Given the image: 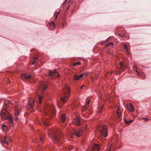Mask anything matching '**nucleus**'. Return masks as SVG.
Instances as JSON below:
<instances>
[{
  "label": "nucleus",
  "instance_id": "obj_1",
  "mask_svg": "<svg viewBox=\"0 0 151 151\" xmlns=\"http://www.w3.org/2000/svg\"><path fill=\"white\" fill-rule=\"evenodd\" d=\"M0 115L1 116V119L3 120L8 119L11 126L13 125V122L12 116L6 109H2L0 113Z\"/></svg>",
  "mask_w": 151,
  "mask_h": 151
},
{
  "label": "nucleus",
  "instance_id": "obj_2",
  "mask_svg": "<svg viewBox=\"0 0 151 151\" xmlns=\"http://www.w3.org/2000/svg\"><path fill=\"white\" fill-rule=\"evenodd\" d=\"M64 90L63 92L64 95L66 94L67 95H65L64 97H62L61 99L63 101H67L68 98L69 97L70 94V88L68 86L65 85L64 86Z\"/></svg>",
  "mask_w": 151,
  "mask_h": 151
},
{
  "label": "nucleus",
  "instance_id": "obj_3",
  "mask_svg": "<svg viewBox=\"0 0 151 151\" xmlns=\"http://www.w3.org/2000/svg\"><path fill=\"white\" fill-rule=\"evenodd\" d=\"M53 140L55 143L60 145L62 143V138L58 133H54L53 136Z\"/></svg>",
  "mask_w": 151,
  "mask_h": 151
},
{
  "label": "nucleus",
  "instance_id": "obj_4",
  "mask_svg": "<svg viewBox=\"0 0 151 151\" xmlns=\"http://www.w3.org/2000/svg\"><path fill=\"white\" fill-rule=\"evenodd\" d=\"M48 75L52 79H54L60 76V75L56 69H55L52 71L50 70L48 72Z\"/></svg>",
  "mask_w": 151,
  "mask_h": 151
},
{
  "label": "nucleus",
  "instance_id": "obj_5",
  "mask_svg": "<svg viewBox=\"0 0 151 151\" xmlns=\"http://www.w3.org/2000/svg\"><path fill=\"white\" fill-rule=\"evenodd\" d=\"M100 132L101 134L104 137H106L108 136L107 127L105 125L101 126L100 128Z\"/></svg>",
  "mask_w": 151,
  "mask_h": 151
},
{
  "label": "nucleus",
  "instance_id": "obj_6",
  "mask_svg": "<svg viewBox=\"0 0 151 151\" xmlns=\"http://www.w3.org/2000/svg\"><path fill=\"white\" fill-rule=\"evenodd\" d=\"M48 112L47 113V114L49 115V118H53L55 116L56 112L55 109L54 107H52V108L49 109L48 110Z\"/></svg>",
  "mask_w": 151,
  "mask_h": 151
},
{
  "label": "nucleus",
  "instance_id": "obj_7",
  "mask_svg": "<svg viewBox=\"0 0 151 151\" xmlns=\"http://www.w3.org/2000/svg\"><path fill=\"white\" fill-rule=\"evenodd\" d=\"M73 122L74 124L77 126H79L81 124V120L78 116H76L75 118L73 120Z\"/></svg>",
  "mask_w": 151,
  "mask_h": 151
},
{
  "label": "nucleus",
  "instance_id": "obj_8",
  "mask_svg": "<svg viewBox=\"0 0 151 151\" xmlns=\"http://www.w3.org/2000/svg\"><path fill=\"white\" fill-rule=\"evenodd\" d=\"M35 104L34 101L33 99L31 100L27 103V109H29L32 108Z\"/></svg>",
  "mask_w": 151,
  "mask_h": 151
},
{
  "label": "nucleus",
  "instance_id": "obj_9",
  "mask_svg": "<svg viewBox=\"0 0 151 151\" xmlns=\"http://www.w3.org/2000/svg\"><path fill=\"white\" fill-rule=\"evenodd\" d=\"M72 133L73 135H76L77 137H81L82 135L83 132L82 130H74Z\"/></svg>",
  "mask_w": 151,
  "mask_h": 151
},
{
  "label": "nucleus",
  "instance_id": "obj_10",
  "mask_svg": "<svg viewBox=\"0 0 151 151\" xmlns=\"http://www.w3.org/2000/svg\"><path fill=\"white\" fill-rule=\"evenodd\" d=\"M127 108L130 111L134 112V106L132 103H130L127 105Z\"/></svg>",
  "mask_w": 151,
  "mask_h": 151
},
{
  "label": "nucleus",
  "instance_id": "obj_11",
  "mask_svg": "<svg viewBox=\"0 0 151 151\" xmlns=\"http://www.w3.org/2000/svg\"><path fill=\"white\" fill-rule=\"evenodd\" d=\"M32 78L31 75H27V74H24L22 76V78L24 80H28Z\"/></svg>",
  "mask_w": 151,
  "mask_h": 151
},
{
  "label": "nucleus",
  "instance_id": "obj_12",
  "mask_svg": "<svg viewBox=\"0 0 151 151\" xmlns=\"http://www.w3.org/2000/svg\"><path fill=\"white\" fill-rule=\"evenodd\" d=\"M100 149V146L97 144H94L93 147V150L94 151H98Z\"/></svg>",
  "mask_w": 151,
  "mask_h": 151
},
{
  "label": "nucleus",
  "instance_id": "obj_13",
  "mask_svg": "<svg viewBox=\"0 0 151 151\" xmlns=\"http://www.w3.org/2000/svg\"><path fill=\"white\" fill-rule=\"evenodd\" d=\"M66 118L67 116L65 114H63L61 115V120L62 122L64 123L65 122Z\"/></svg>",
  "mask_w": 151,
  "mask_h": 151
},
{
  "label": "nucleus",
  "instance_id": "obj_14",
  "mask_svg": "<svg viewBox=\"0 0 151 151\" xmlns=\"http://www.w3.org/2000/svg\"><path fill=\"white\" fill-rule=\"evenodd\" d=\"M8 139V138L7 137H6V136H5L4 137V139L2 141H1L0 140V142L1 143H6L8 145L9 144L8 143V141H7Z\"/></svg>",
  "mask_w": 151,
  "mask_h": 151
},
{
  "label": "nucleus",
  "instance_id": "obj_15",
  "mask_svg": "<svg viewBox=\"0 0 151 151\" xmlns=\"http://www.w3.org/2000/svg\"><path fill=\"white\" fill-rule=\"evenodd\" d=\"M41 86L43 91H44V90H45L47 87V84L44 83H41Z\"/></svg>",
  "mask_w": 151,
  "mask_h": 151
},
{
  "label": "nucleus",
  "instance_id": "obj_16",
  "mask_svg": "<svg viewBox=\"0 0 151 151\" xmlns=\"http://www.w3.org/2000/svg\"><path fill=\"white\" fill-rule=\"evenodd\" d=\"M44 97V94H41V95H39L38 96V101L39 104H41L42 102V101L43 98Z\"/></svg>",
  "mask_w": 151,
  "mask_h": 151
},
{
  "label": "nucleus",
  "instance_id": "obj_17",
  "mask_svg": "<svg viewBox=\"0 0 151 151\" xmlns=\"http://www.w3.org/2000/svg\"><path fill=\"white\" fill-rule=\"evenodd\" d=\"M88 72H86V73H84L81 74L80 75H79V79L83 77V76H86L88 75Z\"/></svg>",
  "mask_w": 151,
  "mask_h": 151
},
{
  "label": "nucleus",
  "instance_id": "obj_18",
  "mask_svg": "<svg viewBox=\"0 0 151 151\" xmlns=\"http://www.w3.org/2000/svg\"><path fill=\"white\" fill-rule=\"evenodd\" d=\"M19 110H18L16 109V111H15V115L16 116V117L15 118V119L16 120V119H17V116H18L19 115Z\"/></svg>",
  "mask_w": 151,
  "mask_h": 151
},
{
  "label": "nucleus",
  "instance_id": "obj_19",
  "mask_svg": "<svg viewBox=\"0 0 151 151\" xmlns=\"http://www.w3.org/2000/svg\"><path fill=\"white\" fill-rule=\"evenodd\" d=\"M73 79L75 80H78L79 79V75H74L73 77Z\"/></svg>",
  "mask_w": 151,
  "mask_h": 151
},
{
  "label": "nucleus",
  "instance_id": "obj_20",
  "mask_svg": "<svg viewBox=\"0 0 151 151\" xmlns=\"http://www.w3.org/2000/svg\"><path fill=\"white\" fill-rule=\"evenodd\" d=\"M90 102V101H88L86 103V105L83 107V110H86V109H87V107L89 105Z\"/></svg>",
  "mask_w": 151,
  "mask_h": 151
},
{
  "label": "nucleus",
  "instance_id": "obj_21",
  "mask_svg": "<svg viewBox=\"0 0 151 151\" xmlns=\"http://www.w3.org/2000/svg\"><path fill=\"white\" fill-rule=\"evenodd\" d=\"M50 25H51V26H52L53 27H55V23L53 22H51L50 24Z\"/></svg>",
  "mask_w": 151,
  "mask_h": 151
},
{
  "label": "nucleus",
  "instance_id": "obj_22",
  "mask_svg": "<svg viewBox=\"0 0 151 151\" xmlns=\"http://www.w3.org/2000/svg\"><path fill=\"white\" fill-rule=\"evenodd\" d=\"M58 16V12H56L54 14V18L55 19H57Z\"/></svg>",
  "mask_w": 151,
  "mask_h": 151
},
{
  "label": "nucleus",
  "instance_id": "obj_23",
  "mask_svg": "<svg viewBox=\"0 0 151 151\" xmlns=\"http://www.w3.org/2000/svg\"><path fill=\"white\" fill-rule=\"evenodd\" d=\"M80 64L81 63H80V62H78L77 63H74L73 66H76V65H80Z\"/></svg>",
  "mask_w": 151,
  "mask_h": 151
},
{
  "label": "nucleus",
  "instance_id": "obj_24",
  "mask_svg": "<svg viewBox=\"0 0 151 151\" xmlns=\"http://www.w3.org/2000/svg\"><path fill=\"white\" fill-rule=\"evenodd\" d=\"M124 47L125 50L127 51V52H128V47L126 44H124Z\"/></svg>",
  "mask_w": 151,
  "mask_h": 151
},
{
  "label": "nucleus",
  "instance_id": "obj_25",
  "mask_svg": "<svg viewBox=\"0 0 151 151\" xmlns=\"http://www.w3.org/2000/svg\"><path fill=\"white\" fill-rule=\"evenodd\" d=\"M116 114L118 117H120L121 116V113L119 112V111H117L116 112Z\"/></svg>",
  "mask_w": 151,
  "mask_h": 151
},
{
  "label": "nucleus",
  "instance_id": "obj_26",
  "mask_svg": "<svg viewBox=\"0 0 151 151\" xmlns=\"http://www.w3.org/2000/svg\"><path fill=\"white\" fill-rule=\"evenodd\" d=\"M133 122V120H131L130 121H126V123L128 124V123H131L132 122Z\"/></svg>",
  "mask_w": 151,
  "mask_h": 151
},
{
  "label": "nucleus",
  "instance_id": "obj_27",
  "mask_svg": "<svg viewBox=\"0 0 151 151\" xmlns=\"http://www.w3.org/2000/svg\"><path fill=\"white\" fill-rule=\"evenodd\" d=\"M114 44V43L113 42H110V43H109V44H107L106 46H110V45H113Z\"/></svg>",
  "mask_w": 151,
  "mask_h": 151
},
{
  "label": "nucleus",
  "instance_id": "obj_28",
  "mask_svg": "<svg viewBox=\"0 0 151 151\" xmlns=\"http://www.w3.org/2000/svg\"><path fill=\"white\" fill-rule=\"evenodd\" d=\"M49 122V121L47 120V121H46L44 122V123L46 125H48V123Z\"/></svg>",
  "mask_w": 151,
  "mask_h": 151
},
{
  "label": "nucleus",
  "instance_id": "obj_29",
  "mask_svg": "<svg viewBox=\"0 0 151 151\" xmlns=\"http://www.w3.org/2000/svg\"><path fill=\"white\" fill-rule=\"evenodd\" d=\"M120 67H123V63L122 62H121L120 63Z\"/></svg>",
  "mask_w": 151,
  "mask_h": 151
},
{
  "label": "nucleus",
  "instance_id": "obj_30",
  "mask_svg": "<svg viewBox=\"0 0 151 151\" xmlns=\"http://www.w3.org/2000/svg\"><path fill=\"white\" fill-rule=\"evenodd\" d=\"M34 60H35V61H37V60H38V58H37V57L35 58L34 59Z\"/></svg>",
  "mask_w": 151,
  "mask_h": 151
},
{
  "label": "nucleus",
  "instance_id": "obj_31",
  "mask_svg": "<svg viewBox=\"0 0 151 151\" xmlns=\"http://www.w3.org/2000/svg\"><path fill=\"white\" fill-rule=\"evenodd\" d=\"M143 119H144L145 121H148L149 119L148 118H143Z\"/></svg>",
  "mask_w": 151,
  "mask_h": 151
},
{
  "label": "nucleus",
  "instance_id": "obj_32",
  "mask_svg": "<svg viewBox=\"0 0 151 151\" xmlns=\"http://www.w3.org/2000/svg\"><path fill=\"white\" fill-rule=\"evenodd\" d=\"M111 36L110 37H109L106 40H105L104 41H103V42H106L108 40H109V39H110V37H111Z\"/></svg>",
  "mask_w": 151,
  "mask_h": 151
},
{
  "label": "nucleus",
  "instance_id": "obj_33",
  "mask_svg": "<svg viewBox=\"0 0 151 151\" xmlns=\"http://www.w3.org/2000/svg\"><path fill=\"white\" fill-rule=\"evenodd\" d=\"M136 72L139 76H140V75H141V73H139V72H138V71H136Z\"/></svg>",
  "mask_w": 151,
  "mask_h": 151
},
{
  "label": "nucleus",
  "instance_id": "obj_34",
  "mask_svg": "<svg viewBox=\"0 0 151 151\" xmlns=\"http://www.w3.org/2000/svg\"><path fill=\"white\" fill-rule=\"evenodd\" d=\"M4 127H5V128H6V126H5V125H4V124H2V129H4Z\"/></svg>",
  "mask_w": 151,
  "mask_h": 151
},
{
  "label": "nucleus",
  "instance_id": "obj_35",
  "mask_svg": "<svg viewBox=\"0 0 151 151\" xmlns=\"http://www.w3.org/2000/svg\"><path fill=\"white\" fill-rule=\"evenodd\" d=\"M85 85H83L82 86H81L80 87V88L82 89V88H83V87Z\"/></svg>",
  "mask_w": 151,
  "mask_h": 151
},
{
  "label": "nucleus",
  "instance_id": "obj_36",
  "mask_svg": "<svg viewBox=\"0 0 151 151\" xmlns=\"http://www.w3.org/2000/svg\"><path fill=\"white\" fill-rule=\"evenodd\" d=\"M35 60H34V61L33 62V63H32V65H34V63H35Z\"/></svg>",
  "mask_w": 151,
  "mask_h": 151
},
{
  "label": "nucleus",
  "instance_id": "obj_37",
  "mask_svg": "<svg viewBox=\"0 0 151 151\" xmlns=\"http://www.w3.org/2000/svg\"><path fill=\"white\" fill-rule=\"evenodd\" d=\"M40 140L41 141H42L43 140V139L42 138H40Z\"/></svg>",
  "mask_w": 151,
  "mask_h": 151
},
{
  "label": "nucleus",
  "instance_id": "obj_38",
  "mask_svg": "<svg viewBox=\"0 0 151 151\" xmlns=\"http://www.w3.org/2000/svg\"><path fill=\"white\" fill-rule=\"evenodd\" d=\"M68 0H65L64 1V3H66V2Z\"/></svg>",
  "mask_w": 151,
  "mask_h": 151
},
{
  "label": "nucleus",
  "instance_id": "obj_39",
  "mask_svg": "<svg viewBox=\"0 0 151 151\" xmlns=\"http://www.w3.org/2000/svg\"><path fill=\"white\" fill-rule=\"evenodd\" d=\"M123 36H124V35H123ZM122 36H122H121V37H123V36Z\"/></svg>",
  "mask_w": 151,
  "mask_h": 151
}]
</instances>
